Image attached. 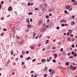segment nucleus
<instances>
[{"label": "nucleus", "instance_id": "obj_57", "mask_svg": "<svg viewBox=\"0 0 77 77\" xmlns=\"http://www.w3.org/2000/svg\"><path fill=\"white\" fill-rule=\"evenodd\" d=\"M63 54H64V55H65V52H63Z\"/></svg>", "mask_w": 77, "mask_h": 77}, {"label": "nucleus", "instance_id": "obj_4", "mask_svg": "<svg viewBox=\"0 0 77 77\" xmlns=\"http://www.w3.org/2000/svg\"><path fill=\"white\" fill-rule=\"evenodd\" d=\"M12 10V7H10L8 8V11H11Z\"/></svg>", "mask_w": 77, "mask_h": 77}, {"label": "nucleus", "instance_id": "obj_10", "mask_svg": "<svg viewBox=\"0 0 77 77\" xmlns=\"http://www.w3.org/2000/svg\"><path fill=\"white\" fill-rule=\"evenodd\" d=\"M69 62H67L66 63L65 65H66V66H69Z\"/></svg>", "mask_w": 77, "mask_h": 77}, {"label": "nucleus", "instance_id": "obj_43", "mask_svg": "<svg viewBox=\"0 0 77 77\" xmlns=\"http://www.w3.org/2000/svg\"><path fill=\"white\" fill-rule=\"evenodd\" d=\"M70 37H72V36H73V35L72 34H71L70 35Z\"/></svg>", "mask_w": 77, "mask_h": 77}, {"label": "nucleus", "instance_id": "obj_2", "mask_svg": "<svg viewBox=\"0 0 77 77\" xmlns=\"http://www.w3.org/2000/svg\"><path fill=\"white\" fill-rule=\"evenodd\" d=\"M41 23H42V20H39L38 23V26L41 25Z\"/></svg>", "mask_w": 77, "mask_h": 77}, {"label": "nucleus", "instance_id": "obj_34", "mask_svg": "<svg viewBox=\"0 0 77 77\" xmlns=\"http://www.w3.org/2000/svg\"><path fill=\"white\" fill-rule=\"evenodd\" d=\"M36 61V59H34L32 60V62H34L35 61Z\"/></svg>", "mask_w": 77, "mask_h": 77}, {"label": "nucleus", "instance_id": "obj_23", "mask_svg": "<svg viewBox=\"0 0 77 77\" xmlns=\"http://www.w3.org/2000/svg\"><path fill=\"white\" fill-rule=\"evenodd\" d=\"M10 62L11 61H10V60H8V61H7V63H10Z\"/></svg>", "mask_w": 77, "mask_h": 77}, {"label": "nucleus", "instance_id": "obj_61", "mask_svg": "<svg viewBox=\"0 0 77 77\" xmlns=\"http://www.w3.org/2000/svg\"><path fill=\"white\" fill-rule=\"evenodd\" d=\"M49 16H52V14H50L49 15Z\"/></svg>", "mask_w": 77, "mask_h": 77}, {"label": "nucleus", "instance_id": "obj_63", "mask_svg": "<svg viewBox=\"0 0 77 77\" xmlns=\"http://www.w3.org/2000/svg\"><path fill=\"white\" fill-rule=\"evenodd\" d=\"M22 65H24V62H22Z\"/></svg>", "mask_w": 77, "mask_h": 77}, {"label": "nucleus", "instance_id": "obj_5", "mask_svg": "<svg viewBox=\"0 0 77 77\" xmlns=\"http://www.w3.org/2000/svg\"><path fill=\"white\" fill-rule=\"evenodd\" d=\"M45 61H46V60L45 59H42L41 60V62L43 63L45 62Z\"/></svg>", "mask_w": 77, "mask_h": 77}, {"label": "nucleus", "instance_id": "obj_60", "mask_svg": "<svg viewBox=\"0 0 77 77\" xmlns=\"http://www.w3.org/2000/svg\"><path fill=\"white\" fill-rule=\"evenodd\" d=\"M68 24H65V26H68Z\"/></svg>", "mask_w": 77, "mask_h": 77}, {"label": "nucleus", "instance_id": "obj_38", "mask_svg": "<svg viewBox=\"0 0 77 77\" xmlns=\"http://www.w3.org/2000/svg\"><path fill=\"white\" fill-rule=\"evenodd\" d=\"M56 29H57V30H59V29H60L59 27L58 26L57 27Z\"/></svg>", "mask_w": 77, "mask_h": 77}, {"label": "nucleus", "instance_id": "obj_14", "mask_svg": "<svg viewBox=\"0 0 77 77\" xmlns=\"http://www.w3.org/2000/svg\"><path fill=\"white\" fill-rule=\"evenodd\" d=\"M68 40L69 41H70L71 40V38H70L69 37H68Z\"/></svg>", "mask_w": 77, "mask_h": 77}, {"label": "nucleus", "instance_id": "obj_44", "mask_svg": "<svg viewBox=\"0 0 77 77\" xmlns=\"http://www.w3.org/2000/svg\"><path fill=\"white\" fill-rule=\"evenodd\" d=\"M63 22H64V23H66V21L64 20H63Z\"/></svg>", "mask_w": 77, "mask_h": 77}, {"label": "nucleus", "instance_id": "obj_19", "mask_svg": "<svg viewBox=\"0 0 77 77\" xmlns=\"http://www.w3.org/2000/svg\"><path fill=\"white\" fill-rule=\"evenodd\" d=\"M33 38H35V36L36 35V33L35 32L33 33Z\"/></svg>", "mask_w": 77, "mask_h": 77}, {"label": "nucleus", "instance_id": "obj_54", "mask_svg": "<svg viewBox=\"0 0 77 77\" xmlns=\"http://www.w3.org/2000/svg\"><path fill=\"white\" fill-rule=\"evenodd\" d=\"M31 5L32 6L33 5V3H31Z\"/></svg>", "mask_w": 77, "mask_h": 77}, {"label": "nucleus", "instance_id": "obj_42", "mask_svg": "<svg viewBox=\"0 0 77 77\" xmlns=\"http://www.w3.org/2000/svg\"><path fill=\"white\" fill-rule=\"evenodd\" d=\"M70 34L69 32H67V36H69V35Z\"/></svg>", "mask_w": 77, "mask_h": 77}, {"label": "nucleus", "instance_id": "obj_17", "mask_svg": "<svg viewBox=\"0 0 77 77\" xmlns=\"http://www.w3.org/2000/svg\"><path fill=\"white\" fill-rule=\"evenodd\" d=\"M71 25H74L75 24V22H72L71 23Z\"/></svg>", "mask_w": 77, "mask_h": 77}, {"label": "nucleus", "instance_id": "obj_31", "mask_svg": "<svg viewBox=\"0 0 77 77\" xmlns=\"http://www.w3.org/2000/svg\"><path fill=\"white\" fill-rule=\"evenodd\" d=\"M32 13L30 12L28 13V15H32Z\"/></svg>", "mask_w": 77, "mask_h": 77}, {"label": "nucleus", "instance_id": "obj_20", "mask_svg": "<svg viewBox=\"0 0 77 77\" xmlns=\"http://www.w3.org/2000/svg\"><path fill=\"white\" fill-rule=\"evenodd\" d=\"M70 67L71 69H73V66L72 65H70Z\"/></svg>", "mask_w": 77, "mask_h": 77}, {"label": "nucleus", "instance_id": "obj_35", "mask_svg": "<svg viewBox=\"0 0 77 77\" xmlns=\"http://www.w3.org/2000/svg\"><path fill=\"white\" fill-rule=\"evenodd\" d=\"M46 18H49V16H48V15H47L46 16Z\"/></svg>", "mask_w": 77, "mask_h": 77}, {"label": "nucleus", "instance_id": "obj_48", "mask_svg": "<svg viewBox=\"0 0 77 77\" xmlns=\"http://www.w3.org/2000/svg\"><path fill=\"white\" fill-rule=\"evenodd\" d=\"M51 71H52V69H50L49 70V72H51Z\"/></svg>", "mask_w": 77, "mask_h": 77}, {"label": "nucleus", "instance_id": "obj_46", "mask_svg": "<svg viewBox=\"0 0 77 77\" xmlns=\"http://www.w3.org/2000/svg\"><path fill=\"white\" fill-rule=\"evenodd\" d=\"M52 49V50H54V49H55V47H53Z\"/></svg>", "mask_w": 77, "mask_h": 77}, {"label": "nucleus", "instance_id": "obj_36", "mask_svg": "<svg viewBox=\"0 0 77 77\" xmlns=\"http://www.w3.org/2000/svg\"><path fill=\"white\" fill-rule=\"evenodd\" d=\"M47 75V74H45L44 75V77H46Z\"/></svg>", "mask_w": 77, "mask_h": 77}, {"label": "nucleus", "instance_id": "obj_18", "mask_svg": "<svg viewBox=\"0 0 77 77\" xmlns=\"http://www.w3.org/2000/svg\"><path fill=\"white\" fill-rule=\"evenodd\" d=\"M54 70H52L51 72H50V74H53L54 73Z\"/></svg>", "mask_w": 77, "mask_h": 77}, {"label": "nucleus", "instance_id": "obj_27", "mask_svg": "<svg viewBox=\"0 0 77 77\" xmlns=\"http://www.w3.org/2000/svg\"><path fill=\"white\" fill-rule=\"evenodd\" d=\"M73 69H74V70H75V69H76V68H75V66L73 67Z\"/></svg>", "mask_w": 77, "mask_h": 77}, {"label": "nucleus", "instance_id": "obj_37", "mask_svg": "<svg viewBox=\"0 0 77 77\" xmlns=\"http://www.w3.org/2000/svg\"><path fill=\"white\" fill-rule=\"evenodd\" d=\"M74 16H72V17H71V18H73V19H74Z\"/></svg>", "mask_w": 77, "mask_h": 77}, {"label": "nucleus", "instance_id": "obj_32", "mask_svg": "<svg viewBox=\"0 0 77 77\" xmlns=\"http://www.w3.org/2000/svg\"><path fill=\"white\" fill-rule=\"evenodd\" d=\"M38 8H36L34 9V10H35V11H36V10L38 11Z\"/></svg>", "mask_w": 77, "mask_h": 77}, {"label": "nucleus", "instance_id": "obj_50", "mask_svg": "<svg viewBox=\"0 0 77 77\" xmlns=\"http://www.w3.org/2000/svg\"><path fill=\"white\" fill-rule=\"evenodd\" d=\"M45 48H44L43 49H42V51H45Z\"/></svg>", "mask_w": 77, "mask_h": 77}, {"label": "nucleus", "instance_id": "obj_26", "mask_svg": "<svg viewBox=\"0 0 77 77\" xmlns=\"http://www.w3.org/2000/svg\"><path fill=\"white\" fill-rule=\"evenodd\" d=\"M52 62H54V63H56V60H52Z\"/></svg>", "mask_w": 77, "mask_h": 77}, {"label": "nucleus", "instance_id": "obj_58", "mask_svg": "<svg viewBox=\"0 0 77 77\" xmlns=\"http://www.w3.org/2000/svg\"><path fill=\"white\" fill-rule=\"evenodd\" d=\"M34 72V71H31L30 72V73H33Z\"/></svg>", "mask_w": 77, "mask_h": 77}, {"label": "nucleus", "instance_id": "obj_13", "mask_svg": "<svg viewBox=\"0 0 77 77\" xmlns=\"http://www.w3.org/2000/svg\"><path fill=\"white\" fill-rule=\"evenodd\" d=\"M27 27L28 28H30V27H31V25L30 24H28L27 25Z\"/></svg>", "mask_w": 77, "mask_h": 77}, {"label": "nucleus", "instance_id": "obj_55", "mask_svg": "<svg viewBox=\"0 0 77 77\" xmlns=\"http://www.w3.org/2000/svg\"><path fill=\"white\" fill-rule=\"evenodd\" d=\"M72 54H74V51H72Z\"/></svg>", "mask_w": 77, "mask_h": 77}, {"label": "nucleus", "instance_id": "obj_25", "mask_svg": "<svg viewBox=\"0 0 77 77\" xmlns=\"http://www.w3.org/2000/svg\"><path fill=\"white\" fill-rule=\"evenodd\" d=\"M43 7V6L42 5H40V8H42V7Z\"/></svg>", "mask_w": 77, "mask_h": 77}, {"label": "nucleus", "instance_id": "obj_47", "mask_svg": "<svg viewBox=\"0 0 77 77\" xmlns=\"http://www.w3.org/2000/svg\"><path fill=\"white\" fill-rule=\"evenodd\" d=\"M30 2L28 3V6H30Z\"/></svg>", "mask_w": 77, "mask_h": 77}, {"label": "nucleus", "instance_id": "obj_24", "mask_svg": "<svg viewBox=\"0 0 77 77\" xmlns=\"http://www.w3.org/2000/svg\"><path fill=\"white\" fill-rule=\"evenodd\" d=\"M44 6H47V4L46 3H45L43 4Z\"/></svg>", "mask_w": 77, "mask_h": 77}, {"label": "nucleus", "instance_id": "obj_41", "mask_svg": "<svg viewBox=\"0 0 77 77\" xmlns=\"http://www.w3.org/2000/svg\"><path fill=\"white\" fill-rule=\"evenodd\" d=\"M64 12L65 14H67V11L66 10H65Z\"/></svg>", "mask_w": 77, "mask_h": 77}, {"label": "nucleus", "instance_id": "obj_59", "mask_svg": "<svg viewBox=\"0 0 77 77\" xmlns=\"http://www.w3.org/2000/svg\"><path fill=\"white\" fill-rule=\"evenodd\" d=\"M47 62H49L50 61V59H48L47 60Z\"/></svg>", "mask_w": 77, "mask_h": 77}, {"label": "nucleus", "instance_id": "obj_52", "mask_svg": "<svg viewBox=\"0 0 77 77\" xmlns=\"http://www.w3.org/2000/svg\"><path fill=\"white\" fill-rule=\"evenodd\" d=\"M3 3H4V2L3 1H2L1 2V4H2V5H3Z\"/></svg>", "mask_w": 77, "mask_h": 77}, {"label": "nucleus", "instance_id": "obj_12", "mask_svg": "<svg viewBox=\"0 0 77 77\" xmlns=\"http://www.w3.org/2000/svg\"><path fill=\"white\" fill-rule=\"evenodd\" d=\"M54 57L55 58H56V57H57V55L56 54H54Z\"/></svg>", "mask_w": 77, "mask_h": 77}, {"label": "nucleus", "instance_id": "obj_39", "mask_svg": "<svg viewBox=\"0 0 77 77\" xmlns=\"http://www.w3.org/2000/svg\"><path fill=\"white\" fill-rule=\"evenodd\" d=\"M65 26V24H61V26H62V27H63V26Z\"/></svg>", "mask_w": 77, "mask_h": 77}, {"label": "nucleus", "instance_id": "obj_7", "mask_svg": "<svg viewBox=\"0 0 77 77\" xmlns=\"http://www.w3.org/2000/svg\"><path fill=\"white\" fill-rule=\"evenodd\" d=\"M26 21V22H27V23H28V24H30V21H29V18L27 19Z\"/></svg>", "mask_w": 77, "mask_h": 77}, {"label": "nucleus", "instance_id": "obj_11", "mask_svg": "<svg viewBox=\"0 0 77 77\" xmlns=\"http://www.w3.org/2000/svg\"><path fill=\"white\" fill-rule=\"evenodd\" d=\"M30 48L31 49H32V50H33L35 48V47H34V46H32L30 47Z\"/></svg>", "mask_w": 77, "mask_h": 77}, {"label": "nucleus", "instance_id": "obj_22", "mask_svg": "<svg viewBox=\"0 0 77 77\" xmlns=\"http://www.w3.org/2000/svg\"><path fill=\"white\" fill-rule=\"evenodd\" d=\"M49 42V41H48V40H47L46 41L45 44H48V43Z\"/></svg>", "mask_w": 77, "mask_h": 77}, {"label": "nucleus", "instance_id": "obj_56", "mask_svg": "<svg viewBox=\"0 0 77 77\" xmlns=\"http://www.w3.org/2000/svg\"><path fill=\"white\" fill-rule=\"evenodd\" d=\"M63 51V48H62L61 49L60 51L61 52H62V51Z\"/></svg>", "mask_w": 77, "mask_h": 77}, {"label": "nucleus", "instance_id": "obj_30", "mask_svg": "<svg viewBox=\"0 0 77 77\" xmlns=\"http://www.w3.org/2000/svg\"><path fill=\"white\" fill-rule=\"evenodd\" d=\"M73 56H74V57H76V56H77V54H74L73 55Z\"/></svg>", "mask_w": 77, "mask_h": 77}, {"label": "nucleus", "instance_id": "obj_28", "mask_svg": "<svg viewBox=\"0 0 77 77\" xmlns=\"http://www.w3.org/2000/svg\"><path fill=\"white\" fill-rule=\"evenodd\" d=\"M22 54L23 55H24L25 54V52L23 51L22 52Z\"/></svg>", "mask_w": 77, "mask_h": 77}, {"label": "nucleus", "instance_id": "obj_8", "mask_svg": "<svg viewBox=\"0 0 77 77\" xmlns=\"http://www.w3.org/2000/svg\"><path fill=\"white\" fill-rule=\"evenodd\" d=\"M47 67H45V68L44 69L43 71H46L47 70Z\"/></svg>", "mask_w": 77, "mask_h": 77}, {"label": "nucleus", "instance_id": "obj_53", "mask_svg": "<svg viewBox=\"0 0 77 77\" xmlns=\"http://www.w3.org/2000/svg\"><path fill=\"white\" fill-rule=\"evenodd\" d=\"M30 22H32V21H33V20H32V19H30Z\"/></svg>", "mask_w": 77, "mask_h": 77}, {"label": "nucleus", "instance_id": "obj_21", "mask_svg": "<svg viewBox=\"0 0 77 77\" xmlns=\"http://www.w3.org/2000/svg\"><path fill=\"white\" fill-rule=\"evenodd\" d=\"M10 52H11V54H13V52H14V51H13V50H11V51H10Z\"/></svg>", "mask_w": 77, "mask_h": 77}, {"label": "nucleus", "instance_id": "obj_40", "mask_svg": "<svg viewBox=\"0 0 77 77\" xmlns=\"http://www.w3.org/2000/svg\"><path fill=\"white\" fill-rule=\"evenodd\" d=\"M3 30H4V31H6L7 30V29H6L4 28L3 29Z\"/></svg>", "mask_w": 77, "mask_h": 77}, {"label": "nucleus", "instance_id": "obj_64", "mask_svg": "<svg viewBox=\"0 0 77 77\" xmlns=\"http://www.w3.org/2000/svg\"><path fill=\"white\" fill-rule=\"evenodd\" d=\"M72 47H75V46H74V45H72Z\"/></svg>", "mask_w": 77, "mask_h": 77}, {"label": "nucleus", "instance_id": "obj_9", "mask_svg": "<svg viewBox=\"0 0 77 77\" xmlns=\"http://www.w3.org/2000/svg\"><path fill=\"white\" fill-rule=\"evenodd\" d=\"M46 30V28H44L42 29V32H45Z\"/></svg>", "mask_w": 77, "mask_h": 77}, {"label": "nucleus", "instance_id": "obj_6", "mask_svg": "<svg viewBox=\"0 0 77 77\" xmlns=\"http://www.w3.org/2000/svg\"><path fill=\"white\" fill-rule=\"evenodd\" d=\"M42 12H45V8H42Z\"/></svg>", "mask_w": 77, "mask_h": 77}, {"label": "nucleus", "instance_id": "obj_15", "mask_svg": "<svg viewBox=\"0 0 77 77\" xmlns=\"http://www.w3.org/2000/svg\"><path fill=\"white\" fill-rule=\"evenodd\" d=\"M69 33H72V30L69 29Z\"/></svg>", "mask_w": 77, "mask_h": 77}, {"label": "nucleus", "instance_id": "obj_33", "mask_svg": "<svg viewBox=\"0 0 77 77\" xmlns=\"http://www.w3.org/2000/svg\"><path fill=\"white\" fill-rule=\"evenodd\" d=\"M71 58H73V56H71L69 57V59H71Z\"/></svg>", "mask_w": 77, "mask_h": 77}, {"label": "nucleus", "instance_id": "obj_49", "mask_svg": "<svg viewBox=\"0 0 77 77\" xmlns=\"http://www.w3.org/2000/svg\"><path fill=\"white\" fill-rule=\"evenodd\" d=\"M20 58H23V56L22 55H21L20 56Z\"/></svg>", "mask_w": 77, "mask_h": 77}, {"label": "nucleus", "instance_id": "obj_29", "mask_svg": "<svg viewBox=\"0 0 77 77\" xmlns=\"http://www.w3.org/2000/svg\"><path fill=\"white\" fill-rule=\"evenodd\" d=\"M45 25H46V24L45 23L43 24V27H45Z\"/></svg>", "mask_w": 77, "mask_h": 77}, {"label": "nucleus", "instance_id": "obj_62", "mask_svg": "<svg viewBox=\"0 0 77 77\" xmlns=\"http://www.w3.org/2000/svg\"><path fill=\"white\" fill-rule=\"evenodd\" d=\"M26 53H27V54H28V53H29V51H27L26 52Z\"/></svg>", "mask_w": 77, "mask_h": 77}, {"label": "nucleus", "instance_id": "obj_45", "mask_svg": "<svg viewBox=\"0 0 77 77\" xmlns=\"http://www.w3.org/2000/svg\"><path fill=\"white\" fill-rule=\"evenodd\" d=\"M30 57H29L28 58H27V60H29V59H30Z\"/></svg>", "mask_w": 77, "mask_h": 77}, {"label": "nucleus", "instance_id": "obj_3", "mask_svg": "<svg viewBox=\"0 0 77 77\" xmlns=\"http://www.w3.org/2000/svg\"><path fill=\"white\" fill-rule=\"evenodd\" d=\"M53 11H54V10L52 8H50L48 10L49 12H51Z\"/></svg>", "mask_w": 77, "mask_h": 77}, {"label": "nucleus", "instance_id": "obj_1", "mask_svg": "<svg viewBox=\"0 0 77 77\" xmlns=\"http://www.w3.org/2000/svg\"><path fill=\"white\" fill-rule=\"evenodd\" d=\"M66 9H69L70 8V6L69 5H66Z\"/></svg>", "mask_w": 77, "mask_h": 77}, {"label": "nucleus", "instance_id": "obj_51", "mask_svg": "<svg viewBox=\"0 0 77 77\" xmlns=\"http://www.w3.org/2000/svg\"><path fill=\"white\" fill-rule=\"evenodd\" d=\"M75 1V0H72L71 2H74Z\"/></svg>", "mask_w": 77, "mask_h": 77}, {"label": "nucleus", "instance_id": "obj_16", "mask_svg": "<svg viewBox=\"0 0 77 77\" xmlns=\"http://www.w3.org/2000/svg\"><path fill=\"white\" fill-rule=\"evenodd\" d=\"M73 5H77V1H75V2L73 3Z\"/></svg>", "mask_w": 77, "mask_h": 77}]
</instances>
